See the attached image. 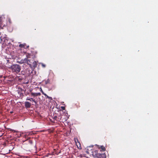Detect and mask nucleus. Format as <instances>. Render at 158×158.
<instances>
[{
    "label": "nucleus",
    "instance_id": "obj_5",
    "mask_svg": "<svg viewBox=\"0 0 158 158\" xmlns=\"http://www.w3.org/2000/svg\"><path fill=\"white\" fill-rule=\"evenodd\" d=\"M29 58H30V55H27V58L22 59L19 63L21 64L26 63L28 65V64H30V63H31V61L28 59Z\"/></svg>",
    "mask_w": 158,
    "mask_h": 158
},
{
    "label": "nucleus",
    "instance_id": "obj_11",
    "mask_svg": "<svg viewBox=\"0 0 158 158\" xmlns=\"http://www.w3.org/2000/svg\"><path fill=\"white\" fill-rule=\"evenodd\" d=\"M98 158H106L105 153L100 154L99 155Z\"/></svg>",
    "mask_w": 158,
    "mask_h": 158
},
{
    "label": "nucleus",
    "instance_id": "obj_4",
    "mask_svg": "<svg viewBox=\"0 0 158 158\" xmlns=\"http://www.w3.org/2000/svg\"><path fill=\"white\" fill-rule=\"evenodd\" d=\"M28 65L31 69H34L37 67V64L35 61L32 60Z\"/></svg>",
    "mask_w": 158,
    "mask_h": 158
},
{
    "label": "nucleus",
    "instance_id": "obj_21",
    "mask_svg": "<svg viewBox=\"0 0 158 158\" xmlns=\"http://www.w3.org/2000/svg\"><path fill=\"white\" fill-rule=\"evenodd\" d=\"M11 131L12 132H17V131H15V130H12L11 129Z\"/></svg>",
    "mask_w": 158,
    "mask_h": 158
},
{
    "label": "nucleus",
    "instance_id": "obj_12",
    "mask_svg": "<svg viewBox=\"0 0 158 158\" xmlns=\"http://www.w3.org/2000/svg\"><path fill=\"white\" fill-rule=\"evenodd\" d=\"M26 90V89L24 90V89H23L21 88H19L18 89V93H19V92H23L25 93Z\"/></svg>",
    "mask_w": 158,
    "mask_h": 158
},
{
    "label": "nucleus",
    "instance_id": "obj_20",
    "mask_svg": "<svg viewBox=\"0 0 158 158\" xmlns=\"http://www.w3.org/2000/svg\"><path fill=\"white\" fill-rule=\"evenodd\" d=\"M42 93L45 96H47V95L46 94L44 93L43 91L42 92Z\"/></svg>",
    "mask_w": 158,
    "mask_h": 158
},
{
    "label": "nucleus",
    "instance_id": "obj_3",
    "mask_svg": "<svg viewBox=\"0 0 158 158\" xmlns=\"http://www.w3.org/2000/svg\"><path fill=\"white\" fill-rule=\"evenodd\" d=\"M26 141L27 142V144H29V147L31 148V150L35 148V145H34L33 142L31 139L27 140Z\"/></svg>",
    "mask_w": 158,
    "mask_h": 158
},
{
    "label": "nucleus",
    "instance_id": "obj_24",
    "mask_svg": "<svg viewBox=\"0 0 158 158\" xmlns=\"http://www.w3.org/2000/svg\"><path fill=\"white\" fill-rule=\"evenodd\" d=\"M1 33L0 32V35H1Z\"/></svg>",
    "mask_w": 158,
    "mask_h": 158
},
{
    "label": "nucleus",
    "instance_id": "obj_9",
    "mask_svg": "<svg viewBox=\"0 0 158 158\" xmlns=\"http://www.w3.org/2000/svg\"><path fill=\"white\" fill-rule=\"evenodd\" d=\"M27 100L30 101H32L34 102L35 104H36L37 103V102L35 100V99L33 98H27L26 99Z\"/></svg>",
    "mask_w": 158,
    "mask_h": 158
},
{
    "label": "nucleus",
    "instance_id": "obj_10",
    "mask_svg": "<svg viewBox=\"0 0 158 158\" xmlns=\"http://www.w3.org/2000/svg\"><path fill=\"white\" fill-rule=\"evenodd\" d=\"M25 106L26 108H29L31 106V103L28 102H25Z\"/></svg>",
    "mask_w": 158,
    "mask_h": 158
},
{
    "label": "nucleus",
    "instance_id": "obj_16",
    "mask_svg": "<svg viewBox=\"0 0 158 158\" xmlns=\"http://www.w3.org/2000/svg\"><path fill=\"white\" fill-rule=\"evenodd\" d=\"M50 83V80L48 79L47 80L45 81V84H47Z\"/></svg>",
    "mask_w": 158,
    "mask_h": 158
},
{
    "label": "nucleus",
    "instance_id": "obj_22",
    "mask_svg": "<svg viewBox=\"0 0 158 158\" xmlns=\"http://www.w3.org/2000/svg\"><path fill=\"white\" fill-rule=\"evenodd\" d=\"M28 83H29V82H28V81H27V82L26 83V84H28Z\"/></svg>",
    "mask_w": 158,
    "mask_h": 158
},
{
    "label": "nucleus",
    "instance_id": "obj_1",
    "mask_svg": "<svg viewBox=\"0 0 158 158\" xmlns=\"http://www.w3.org/2000/svg\"><path fill=\"white\" fill-rule=\"evenodd\" d=\"M10 69L13 72L18 73L20 72L21 67L19 65L14 64L11 66Z\"/></svg>",
    "mask_w": 158,
    "mask_h": 158
},
{
    "label": "nucleus",
    "instance_id": "obj_14",
    "mask_svg": "<svg viewBox=\"0 0 158 158\" xmlns=\"http://www.w3.org/2000/svg\"><path fill=\"white\" fill-rule=\"evenodd\" d=\"M25 44H20L19 46L20 48H25Z\"/></svg>",
    "mask_w": 158,
    "mask_h": 158
},
{
    "label": "nucleus",
    "instance_id": "obj_6",
    "mask_svg": "<svg viewBox=\"0 0 158 158\" xmlns=\"http://www.w3.org/2000/svg\"><path fill=\"white\" fill-rule=\"evenodd\" d=\"M41 95V94L40 93H33L31 92L30 93V95L32 97L31 98H34L35 97L40 96Z\"/></svg>",
    "mask_w": 158,
    "mask_h": 158
},
{
    "label": "nucleus",
    "instance_id": "obj_8",
    "mask_svg": "<svg viewBox=\"0 0 158 158\" xmlns=\"http://www.w3.org/2000/svg\"><path fill=\"white\" fill-rule=\"evenodd\" d=\"M75 141L76 142V145L77 146V148L79 149H81V145L80 143V142L78 141L77 139V141H76V139H75Z\"/></svg>",
    "mask_w": 158,
    "mask_h": 158
},
{
    "label": "nucleus",
    "instance_id": "obj_13",
    "mask_svg": "<svg viewBox=\"0 0 158 158\" xmlns=\"http://www.w3.org/2000/svg\"><path fill=\"white\" fill-rule=\"evenodd\" d=\"M99 148H100L101 149V150L102 151L104 152L106 150L105 148L103 146H101Z\"/></svg>",
    "mask_w": 158,
    "mask_h": 158
},
{
    "label": "nucleus",
    "instance_id": "obj_2",
    "mask_svg": "<svg viewBox=\"0 0 158 158\" xmlns=\"http://www.w3.org/2000/svg\"><path fill=\"white\" fill-rule=\"evenodd\" d=\"M53 119L57 121H62V115L61 113L58 111V113H55L53 114Z\"/></svg>",
    "mask_w": 158,
    "mask_h": 158
},
{
    "label": "nucleus",
    "instance_id": "obj_15",
    "mask_svg": "<svg viewBox=\"0 0 158 158\" xmlns=\"http://www.w3.org/2000/svg\"><path fill=\"white\" fill-rule=\"evenodd\" d=\"M47 98H48L49 100L50 101L52 100V97L48 96V95L47 96H45Z\"/></svg>",
    "mask_w": 158,
    "mask_h": 158
},
{
    "label": "nucleus",
    "instance_id": "obj_7",
    "mask_svg": "<svg viewBox=\"0 0 158 158\" xmlns=\"http://www.w3.org/2000/svg\"><path fill=\"white\" fill-rule=\"evenodd\" d=\"M100 153H98V151L95 150L93 152L92 155L94 157L98 158L99 155Z\"/></svg>",
    "mask_w": 158,
    "mask_h": 158
},
{
    "label": "nucleus",
    "instance_id": "obj_23",
    "mask_svg": "<svg viewBox=\"0 0 158 158\" xmlns=\"http://www.w3.org/2000/svg\"><path fill=\"white\" fill-rule=\"evenodd\" d=\"M41 92L43 91L41 89Z\"/></svg>",
    "mask_w": 158,
    "mask_h": 158
},
{
    "label": "nucleus",
    "instance_id": "obj_19",
    "mask_svg": "<svg viewBox=\"0 0 158 158\" xmlns=\"http://www.w3.org/2000/svg\"><path fill=\"white\" fill-rule=\"evenodd\" d=\"M61 108L62 110H64L65 109V107L64 106H61Z\"/></svg>",
    "mask_w": 158,
    "mask_h": 158
},
{
    "label": "nucleus",
    "instance_id": "obj_17",
    "mask_svg": "<svg viewBox=\"0 0 158 158\" xmlns=\"http://www.w3.org/2000/svg\"><path fill=\"white\" fill-rule=\"evenodd\" d=\"M19 94L20 95V96H24L23 94V92H19Z\"/></svg>",
    "mask_w": 158,
    "mask_h": 158
},
{
    "label": "nucleus",
    "instance_id": "obj_18",
    "mask_svg": "<svg viewBox=\"0 0 158 158\" xmlns=\"http://www.w3.org/2000/svg\"><path fill=\"white\" fill-rule=\"evenodd\" d=\"M41 65H42V67L43 68H44L45 67V66H46L43 63H42L41 64Z\"/></svg>",
    "mask_w": 158,
    "mask_h": 158
}]
</instances>
